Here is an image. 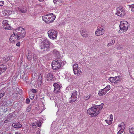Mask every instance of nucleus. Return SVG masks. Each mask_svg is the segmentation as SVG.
<instances>
[{"label": "nucleus", "instance_id": "7c9ffc66", "mask_svg": "<svg viewBox=\"0 0 134 134\" xmlns=\"http://www.w3.org/2000/svg\"><path fill=\"white\" fill-rule=\"evenodd\" d=\"M105 121L109 125L111 124L112 123V121L111 120H108V119L107 120H105Z\"/></svg>", "mask_w": 134, "mask_h": 134}, {"label": "nucleus", "instance_id": "f257e3e1", "mask_svg": "<svg viewBox=\"0 0 134 134\" xmlns=\"http://www.w3.org/2000/svg\"><path fill=\"white\" fill-rule=\"evenodd\" d=\"M103 105L104 104L102 103L100 105L92 107L87 109V113L92 117H95L99 114Z\"/></svg>", "mask_w": 134, "mask_h": 134}, {"label": "nucleus", "instance_id": "423d86ee", "mask_svg": "<svg viewBox=\"0 0 134 134\" xmlns=\"http://www.w3.org/2000/svg\"><path fill=\"white\" fill-rule=\"evenodd\" d=\"M62 65V62L61 60H55L52 62V66L53 70H57L60 69Z\"/></svg>", "mask_w": 134, "mask_h": 134}, {"label": "nucleus", "instance_id": "1a4fd4ad", "mask_svg": "<svg viewBox=\"0 0 134 134\" xmlns=\"http://www.w3.org/2000/svg\"><path fill=\"white\" fill-rule=\"evenodd\" d=\"M125 10L122 7H119L117 9L116 14L119 16H122L125 15Z\"/></svg>", "mask_w": 134, "mask_h": 134}, {"label": "nucleus", "instance_id": "f704fd0d", "mask_svg": "<svg viewBox=\"0 0 134 134\" xmlns=\"http://www.w3.org/2000/svg\"><path fill=\"white\" fill-rule=\"evenodd\" d=\"M31 92H32V93H36L37 92V91L36 90H35L34 89H32L31 90Z\"/></svg>", "mask_w": 134, "mask_h": 134}, {"label": "nucleus", "instance_id": "2f4dec72", "mask_svg": "<svg viewBox=\"0 0 134 134\" xmlns=\"http://www.w3.org/2000/svg\"><path fill=\"white\" fill-rule=\"evenodd\" d=\"M77 68H79L78 65L76 63L74 64L73 66V70Z\"/></svg>", "mask_w": 134, "mask_h": 134}, {"label": "nucleus", "instance_id": "de8ad7c7", "mask_svg": "<svg viewBox=\"0 0 134 134\" xmlns=\"http://www.w3.org/2000/svg\"><path fill=\"white\" fill-rule=\"evenodd\" d=\"M8 119H6L5 120V121H4V123H7L8 122Z\"/></svg>", "mask_w": 134, "mask_h": 134}, {"label": "nucleus", "instance_id": "20e7f679", "mask_svg": "<svg viewBox=\"0 0 134 134\" xmlns=\"http://www.w3.org/2000/svg\"><path fill=\"white\" fill-rule=\"evenodd\" d=\"M129 26L128 23L126 21H120L119 25L120 30L119 31V33H122L127 31L128 27Z\"/></svg>", "mask_w": 134, "mask_h": 134}, {"label": "nucleus", "instance_id": "a878e982", "mask_svg": "<svg viewBox=\"0 0 134 134\" xmlns=\"http://www.w3.org/2000/svg\"><path fill=\"white\" fill-rule=\"evenodd\" d=\"M19 10L22 13H25L27 11V9L26 7H24L22 8H20Z\"/></svg>", "mask_w": 134, "mask_h": 134}, {"label": "nucleus", "instance_id": "09e8293b", "mask_svg": "<svg viewBox=\"0 0 134 134\" xmlns=\"http://www.w3.org/2000/svg\"><path fill=\"white\" fill-rule=\"evenodd\" d=\"M19 94H21L22 93V91L21 90H20V92H19Z\"/></svg>", "mask_w": 134, "mask_h": 134}, {"label": "nucleus", "instance_id": "79ce46f5", "mask_svg": "<svg viewBox=\"0 0 134 134\" xmlns=\"http://www.w3.org/2000/svg\"><path fill=\"white\" fill-rule=\"evenodd\" d=\"M110 118L109 119L110 120H111V121H113V116L112 114H111L109 116Z\"/></svg>", "mask_w": 134, "mask_h": 134}, {"label": "nucleus", "instance_id": "8fccbe9b", "mask_svg": "<svg viewBox=\"0 0 134 134\" xmlns=\"http://www.w3.org/2000/svg\"><path fill=\"white\" fill-rule=\"evenodd\" d=\"M40 2H41L44 1V0H38Z\"/></svg>", "mask_w": 134, "mask_h": 134}, {"label": "nucleus", "instance_id": "2eb2a0df", "mask_svg": "<svg viewBox=\"0 0 134 134\" xmlns=\"http://www.w3.org/2000/svg\"><path fill=\"white\" fill-rule=\"evenodd\" d=\"M2 24L3 28L6 30H10L11 29V27L8 24L7 20H3V21Z\"/></svg>", "mask_w": 134, "mask_h": 134}, {"label": "nucleus", "instance_id": "b1692460", "mask_svg": "<svg viewBox=\"0 0 134 134\" xmlns=\"http://www.w3.org/2000/svg\"><path fill=\"white\" fill-rule=\"evenodd\" d=\"M7 69V68L6 66L5 65H3L0 67V71L2 73L5 71Z\"/></svg>", "mask_w": 134, "mask_h": 134}, {"label": "nucleus", "instance_id": "a19ab883", "mask_svg": "<svg viewBox=\"0 0 134 134\" xmlns=\"http://www.w3.org/2000/svg\"><path fill=\"white\" fill-rule=\"evenodd\" d=\"M28 79V78L27 77H25V78L24 77H23V79L25 81H26Z\"/></svg>", "mask_w": 134, "mask_h": 134}, {"label": "nucleus", "instance_id": "aec40b11", "mask_svg": "<svg viewBox=\"0 0 134 134\" xmlns=\"http://www.w3.org/2000/svg\"><path fill=\"white\" fill-rule=\"evenodd\" d=\"M107 92L104 88L100 90L98 92V94L100 96H102L105 95L107 93Z\"/></svg>", "mask_w": 134, "mask_h": 134}, {"label": "nucleus", "instance_id": "39448f33", "mask_svg": "<svg viewBox=\"0 0 134 134\" xmlns=\"http://www.w3.org/2000/svg\"><path fill=\"white\" fill-rule=\"evenodd\" d=\"M15 32L18 36V38L20 39L23 38L25 36L26 34L25 29L22 27H20L16 29L15 31Z\"/></svg>", "mask_w": 134, "mask_h": 134}, {"label": "nucleus", "instance_id": "e433bc0d", "mask_svg": "<svg viewBox=\"0 0 134 134\" xmlns=\"http://www.w3.org/2000/svg\"><path fill=\"white\" fill-rule=\"evenodd\" d=\"M42 123L41 122H37V126H38V127H41Z\"/></svg>", "mask_w": 134, "mask_h": 134}, {"label": "nucleus", "instance_id": "cd10ccee", "mask_svg": "<svg viewBox=\"0 0 134 134\" xmlns=\"http://www.w3.org/2000/svg\"><path fill=\"white\" fill-rule=\"evenodd\" d=\"M53 2L54 4H56L57 2H59L60 3L62 4L63 3V0H53Z\"/></svg>", "mask_w": 134, "mask_h": 134}, {"label": "nucleus", "instance_id": "412c9836", "mask_svg": "<svg viewBox=\"0 0 134 134\" xmlns=\"http://www.w3.org/2000/svg\"><path fill=\"white\" fill-rule=\"evenodd\" d=\"M12 126L15 128H20L22 127V125L19 123H14L12 124Z\"/></svg>", "mask_w": 134, "mask_h": 134}, {"label": "nucleus", "instance_id": "473e14b6", "mask_svg": "<svg viewBox=\"0 0 134 134\" xmlns=\"http://www.w3.org/2000/svg\"><path fill=\"white\" fill-rule=\"evenodd\" d=\"M107 92L110 89V87L109 85H107L106 87L104 88Z\"/></svg>", "mask_w": 134, "mask_h": 134}, {"label": "nucleus", "instance_id": "a211bd4d", "mask_svg": "<svg viewBox=\"0 0 134 134\" xmlns=\"http://www.w3.org/2000/svg\"><path fill=\"white\" fill-rule=\"evenodd\" d=\"M92 98V96L91 94L87 93L83 97V99L84 100H87Z\"/></svg>", "mask_w": 134, "mask_h": 134}, {"label": "nucleus", "instance_id": "dca6fc26", "mask_svg": "<svg viewBox=\"0 0 134 134\" xmlns=\"http://www.w3.org/2000/svg\"><path fill=\"white\" fill-rule=\"evenodd\" d=\"M80 33L81 36L83 37H87L88 36V32L85 30H81Z\"/></svg>", "mask_w": 134, "mask_h": 134}, {"label": "nucleus", "instance_id": "37998d69", "mask_svg": "<svg viewBox=\"0 0 134 134\" xmlns=\"http://www.w3.org/2000/svg\"><path fill=\"white\" fill-rule=\"evenodd\" d=\"M4 94H5V93H2L0 94V98L1 97H3V96H4Z\"/></svg>", "mask_w": 134, "mask_h": 134}, {"label": "nucleus", "instance_id": "4468645a", "mask_svg": "<svg viewBox=\"0 0 134 134\" xmlns=\"http://www.w3.org/2000/svg\"><path fill=\"white\" fill-rule=\"evenodd\" d=\"M48 81H54L55 80V78L53 73H49L47 75L46 77Z\"/></svg>", "mask_w": 134, "mask_h": 134}, {"label": "nucleus", "instance_id": "3c124183", "mask_svg": "<svg viewBox=\"0 0 134 134\" xmlns=\"http://www.w3.org/2000/svg\"><path fill=\"white\" fill-rule=\"evenodd\" d=\"M4 111H7V109L6 108L5 109H4Z\"/></svg>", "mask_w": 134, "mask_h": 134}, {"label": "nucleus", "instance_id": "6e6552de", "mask_svg": "<svg viewBox=\"0 0 134 134\" xmlns=\"http://www.w3.org/2000/svg\"><path fill=\"white\" fill-rule=\"evenodd\" d=\"M104 27L102 25H100L97 27V30L95 31V34L97 36H100L104 33Z\"/></svg>", "mask_w": 134, "mask_h": 134}, {"label": "nucleus", "instance_id": "6ab92c4d", "mask_svg": "<svg viewBox=\"0 0 134 134\" xmlns=\"http://www.w3.org/2000/svg\"><path fill=\"white\" fill-rule=\"evenodd\" d=\"M12 11L10 10H4L3 12V14L4 16H8L12 14Z\"/></svg>", "mask_w": 134, "mask_h": 134}, {"label": "nucleus", "instance_id": "49530a36", "mask_svg": "<svg viewBox=\"0 0 134 134\" xmlns=\"http://www.w3.org/2000/svg\"><path fill=\"white\" fill-rule=\"evenodd\" d=\"M20 133L19 132H13L12 134H19Z\"/></svg>", "mask_w": 134, "mask_h": 134}, {"label": "nucleus", "instance_id": "ddd939ff", "mask_svg": "<svg viewBox=\"0 0 134 134\" xmlns=\"http://www.w3.org/2000/svg\"><path fill=\"white\" fill-rule=\"evenodd\" d=\"M120 79V77L117 76L115 77H110L109 78V80L111 83H117Z\"/></svg>", "mask_w": 134, "mask_h": 134}, {"label": "nucleus", "instance_id": "c756f323", "mask_svg": "<svg viewBox=\"0 0 134 134\" xmlns=\"http://www.w3.org/2000/svg\"><path fill=\"white\" fill-rule=\"evenodd\" d=\"M37 121L36 120L34 122L32 123L31 125L33 127L37 126Z\"/></svg>", "mask_w": 134, "mask_h": 134}, {"label": "nucleus", "instance_id": "7ed1b4c3", "mask_svg": "<svg viewBox=\"0 0 134 134\" xmlns=\"http://www.w3.org/2000/svg\"><path fill=\"white\" fill-rule=\"evenodd\" d=\"M55 18L56 16L54 15L53 13H51L43 16L42 19L46 23H50L53 21Z\"/></svg>", "mask_w": 134, "mask_h": 134}, {"label": "nucleus", "instance_id": "72a5a7b5", "mask_svg": "<svg viewBox=\"0 0 134 134\" xmlns=\"http://www.w3.org/2000/svg\"><path fill=\"white\" fill-rule=\"evenodd\" d=\"M130 7L131 8V10L132 12L134 11V4L130 5Z\"/></svg>", "mask_w": 134, "mask_h": 134}, {"label": "nucleus", "instance_id": "393cba45", "mask_svg": "<svg viewBox=\"0 0 134 134\" xmlns=\"http://www.w3.org/2000/svg\"><path fill=\"white\" fill-rule=\"evenodd\" d=\"M115 40H111L110 42L108 43L107 45V46H109L111 45H112L115 43Z\"/></svg>", "mask_w": 134, "mask_h": 134}, {"label": "nucleus", "instance_id": "5701e85b", "mask_svg": "<svg viewBox=\"0 0 134 134\" xmlns=\"http://www.w3.org/2000/svg\"><path fill=\"white\" fill-rule=\"evenodd\" d=\"M74 73L75 74H80L81 73L80 69L79 68H77L76 69H75L73 70Z\"/></svg>", "mask_w": 134, "mask_h": 134}, {"label": "nucleus", "instance_id": "f03ea898", "mask_svg": "<svg viewBox=\"0 0 134 134\" xmlns=\"http://www.w3.org/2000/svg\"><path fill=\"white\" fill-rule=\"evenodd\" d=\"M52 45V44L50 42L47 38H44L42 41L40 47L41 50L43 51H48L50 46Z\"/></svg>", "mask_w": 134, "mask_h": 134}, {"label": "nucleus", "instance_id": "c9c22d12", "mask_svg": "<svg viewBox=\"0 0 134 134\" xmlns=\"http://www.w3.org/2000/svg\"><path fill=\"white\" fill-rule=\"evenodd\" d=\"M32 58V56L29 53L27 56L28 60H30Z\"/></svg>", "mask_w": 134, "mask_h": 134}, {"label": "nucleus", "instance_id": "c03bdc74", "mask_svg": "<svg viewBox=\"0 0 134 134\" xmlns=\"http://www.w3.org/2000/svg\"><path fill=\"white\" fill-rule=\"evenodd\" d=\"M20 42H18L16 44V46H17L19 47L20 46Z\"/></svg>", "mask_w": 134, "mask_h": 134}, {"label": "nucleus", "instance_id": "9b49d317", "mask_svg": "<svg viewBox=\"0 0 134 134\" xmlns=\"http://www.w3.org/2000/svg\"><path fill=\"white\" fill-rule=\"evenodd\" d=\"M77 91H75L72 93L71 96V99L69 101L70 103H72L75 102L76 100L77 97Z\"/></svg>", "mask_w": 134, "mask_h": 134}, {"label": "nucleus", "instance_id": "4c0bfd02", "mask_svg": "<svg viewBox=\"0 0 134 134\" xmlns=\"http://www.w3.org/2000/svg\"><path fill=\"white\" fill-rule=\"evenodd\" d=\"M31 110V108L30 107V106L26 108V111L27 112H29Z\"/></svg>", "mask_w": 134, "mask_h": 134}, {"label": "nucleus", "instance_id": "864d4df0", "mask_svg": "<svg viewBox=\"0 0 134 134\" xmlns=\"http://www.w3.org/2000/svg\"><path fill=\"white\" fill-rule=\"evenodd\" d=\"M12 134V133H10V134Z\"/></svg>", "mask_w": 134, "mask_h": 134}, {"label": "nucleus", "instance_id": "a18cd8bd", "mask_svg": "<svg viewBox=\"0 0 134 134\" xmlns=\"http://www.w3.org/2000/svg\"><path fill=\"white\" fill-rule=\"evenodd\" d=\"M33 59L35 61H36L37 59V57L36 56H34Z\"/></svg>", "mask_w": 134, "mask_h": 134}, {"label": "nucleus", "instance_id": "58836bf2", "mask_svg": "<svg viewBox=\"0 0 134 134\" xmlns=\"http://www.w3.org/2000/svg\"><path fill=\"white\" fill-rule=\"evenodd\" d=\"M4 2L3 1H0V6L3 5L4 4Z\"/></svg>", "mask_w": 134, "mask_h": 134}, {"label": "nucleus", "instance_id": "0eeeda50", "mask_svg": "<svg viewBox=\"0 0 134 134\" xmlns=\"http://www.w3.org/2000/svg\"><path fill=\"white\" fill-rule=\"evenodd\" d=\"M47 34L50 38L52 40H55L57 38L58 32L56 31L53 29L50 30L48 31Z\"/></svg>", "mask_w": 134, "mask_h": 134}, {"label": "nucleus", "instance_id": "f3484780", "mask_svg": "<svg viewBox=\"0 0 134 134\" xmlns=\"http://www.w3.org/2000/svg\"><path fill=\"white\" fill-rule=\"evenodd\" d=\"M54 87V91L56 93L59 92L60 89V85L57 83H54L53 85Z\"/></svg>", "mask_w": 134, "mask_h": 134}, {"label": "nucleus", "instance_id": "bb28decb", "mask_svg": "<svg viewBox=\"0 0 134 134\" xmlns=\"http://www.w3.org/2000/svg\"><path fill=\"white\" fill-rule=\"evenodd\" d=\"M35 95L34 94L31 93V92L29 93V97L31 99H33Z\"/></svg>", "mask_w": 134, "mask_h": 134}, {"label": "nucleus", "instance_id": "f8f14e48", "mask_svg": "<svg viewBox=\"0 0 134 134\" xmlns=\"http://www.w3.org/2000/svg\"><path fill=\"white\" fill-rule=\"evenodd\" d=\"M19 38H18V36L14 33L9 38V41L11 43H14L17 41L19 39Z\"/></svg>", "mask_w": 134, "mask_h": 134}, {"label": "nucleus", "instance_id": "603ef678", "mask_svg": "<svg viewBox=\"0 0 134 134\" xmlns=\"http://www.w3.org/2000/svg\"><path fill=\"white\" fill-rule=\"evenodd\" d=\"M57 53H58V54L59 53V52H57Z\"/></svg>", "mask_w": 134, "mask_h": 134}, {"label": "nucleus", "instance_id": "c85d7f7f", "mask_svg": "<svg viewBox=\"0 0 134 134\" xmlns=\"http://www.w3.org/2000/svg\"><path fill=\"white\" fill-rule=\"evenodd\" d=\"M129 132L131 133H134V126L130 128Z\"/></svg>", "mask_w": 134, "mask_h": 134}, {"label": "nucleus", "instance_id": "9d476101", "mask_svg": "<svg viewBox=\"0 0 134 134\" xmlns=\"http://www.w3.org/2000/svg\"><path fill=\"white\" fill-rule=\"evenodd\" d=\"M125 129V126L124 122H122L119 124L118 126V130H119V131L117 133L118 134H121L124 131V130Z\"/></svg>", "mask_w": 134, "mask_h": 134}, {"label": "nucleus", "instance_id": "ea45409f", "mask_svg": "<svg viewBox=\"0 0 134 134\" xmlns=\"http://www.w3.org/2000/svg\"><path fill=\"white\" fill-rule=\"evenodd\" d=\"M26 102L27 104H29L30 102V100L29 98L26 99Z\"/></svg>", "mask_w": 134, "mask_h": 134}, {"label": "nucleus", "instance_id": "4be33fe9", "mask_svg": "<svg viewBox=\"0 0 134 134\" xmlns=\"http://www.w3.org/2000/svg\"><path fill=\"white\" fill-rule=\"evenodd\" d=\"M42 78L41 75H39L38 76V79L37 80V83L38 85H40L42 82Z\"/></svg>", "mask_w": 134, "mask_h": 134}]
</instances>
